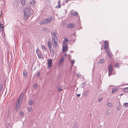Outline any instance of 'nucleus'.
<instances>
[{
	"instance_id": "obj_1",
	"label": "nucleus",
	"mask_w": 128,
	"mask_h": 128,
	"mask_svg": "<svg viewBox=\"0 0 128 128\" xmlns=\"http://www.w3.org/2000/svg\"><path fill=\"white\" fill-rule=\"evenodd\" d=\"M30 8H25L24 10V18L26 20L28 19L29 17L30 14Z\"/></svg>"
},
{
	"instance_id": "obj_2",
	"label": "nucleus",
	"mask_w": 128,
	"mask_h": 128,
	"mask_svg": "<svg viewBox=\"0 0 128 128\" xmlns=\"http://www.w3.org/2000/svg\"><path fill=\"white\" fill-rule=\"evenodd\" d=\"M53 17L51 16L48 18L41 21L40 22V24L42 25L48 24L53 19Z\"/></svg>"
},
{
	"instance_id": "obj_3",
	"label": "nucleus",
	"mask_w": 128,
	"mask_h": 128,
	"mask_svg": "<svg viewBox=\"0 0 128 128\" xmlns=\"http://www.w3.org/2000/svg\"><path fill=\"white\" fill-rule=\"evenodd\" d=\"M24 94L23 93H22L21 94V95L18 98V100L16 104V105L20 106V105L21 103H20V100H22Z\"/></svg>"
},
{
	"instance_id": "obj_4",
	"label": "nucleus",
	"mask_w": 128,
	"mask_h": 128,
	"mask_svg": "<svg viewBox=\"0 0 128 128\" xmlns=\"http://www.w3.org/2000/svg\"><path fill=\"white\" fill-rule=\"evenodd\" d=\"M108 75L109 76H110L112 74V71L113 70V68L111 64L109 65L108 67Z\"/></svg>"
},
{
	"instance_id": "obj_5",
	"label": "nucleus",
	"mask_w": 128,
	"mask_h": 128,
	"mask_svg": "<svg viewBox=\"0 0 128 128\" xmlns=\"http://www.w3.org/2000/svg\"><path fill=\"white\" fill-rule=\"evenodd\" d=\"M62 45V52H65L68 50L67 45L64 44H63Z\"/></svg>"
},
{
	"instance_id": "obj_6",
	"label": "nucleus",
	"mask_w": 128,
	"mask_h": 128,
	"mask_svg": "<svg viewBox=\"0 0 128 128\" xmlns=\"http://www.w3.org/2000/svg\"><path fill=\"white\" fill-rule=\"evenodd\" d=\"M48 66L49 68L51 67L53 65L52 63V60L50 59H48Z\"/></svg>"
},
{
	"instance_id": "obj_7",
	"label": "nucleus",
	"mask_w": 128,
	"mask_h": 128,
	"mask_svg": "<svg viewBox=\"0 0 128 128\" xmlns=\"http://www.w3.org/2000/svg\"><path fill=\"white\" fill-rule=\"evenodd\" d=\"M104 43V49H108V47L109 44L107 42V40H105Z\"/></svg>"
},
{
	"instance_id": "obj_8",
	"label": "nucleus",
	"mask_w": 128,
	"mask_h": 128,
	"mask_svg": "<svg viewBox=\"0 0 128 128\" xmlns=\"http://www.w3.org/2000/svg\"><path fill=\"white\" fill-rule=\"evenodd\" d=\"M52 34L54 35V36L52 38V40H58L57 36H56L55 32L53 31L52 33Z\"/></svg>"
},
{
	"instance_id": "obj_9",
	"label": "nucleus",
	"mask_w": 128,
	"mask_h": 128,
	"mask_svg": "<svg viewBox=\"0 0 128 128\" xmlns=\"http://www.w3.org/2000/svg\"><path fill=\"white\" fill-rule=\"evenodd\" d=\"M47 44L49 50L51 51L52 50V49H51L52 48V43L50 41H48V42Z\"/></svg>"
},
{
	"instance_id": "obj_10",
	"label": "nucleus",
	"mask_w": 128,
	"mask_h": 128,
	"mask_svg": "<svg viewBox=\"0 0 128 128\" xmlns=\"http://www.w3.org/2000/svg\"><path fill=\"white\" fill-rule=\"evenodd\" d=\"M64 56H62V58L60 59L59 62L58 63V64L59 65H60L62 64L64 62Z\"/></svg>"
},
{
	"instance_id": "obj_11",
	"label": "nucleus",
	"mask_w": 128,
	"mask_h": 128,
	"mask_svg": "<svg viewBox=\"0 0 128 128\" xmlns=\"http://www.w3.org/2000/svg\"><path fill=\"white\" fill-rule=\"evenodd\" d=\"M75 26V24H74L73 23H70L69 24H68V26L69 28H72L74 27Z\"/></svg>"
},
{
	"instance_id": "obj_12",
	"label": "nucleus",
	"mask_w": 128,
	"mask_h": 128,
	"mask_svg": "<svg viewBox=\"0 0 128 128\" xmlns=\"http://www.w3.org/2000/svg\"><path fill=\"white\" fill-rule=\"evenodd\" d=\"M71 14L72 15L76 16L78 14V16H79L78 13L76 12H75L74 11L72 10L71 12Z\"/></svg>"
},
{
	"instance_id": "obj_13",
	"label": "nucleus",
	"mask_w": 128,
	"mask_h": 128,
	"mask_svg": "<svg viewBox=\"0 0 128 128\" xmlns=\"http://www.w3.org/2000/svg\"><path fill=\"white\" fill-rule=\"evenodd\" d=\"M58 40H54V43H53V45L56 48L57 47V42Z\"/></svg>"
},
{
	"instance_id": "obj_14",
	"label": "nucleus",
	"mask_w": 128,
	"mask_h": 128,
	"mask_svg": "<svg viewBox=\"0 0 128 128\" xmlns=\"http://www.w3.org/2000/svg\"><path fill=\"white\" fill-rule=\"evenodd\" d=\"M23 74L25 78H26L27 76V73L26 70H24L23 72Z\"/></svg>"
},
{
	"instance_id": "obj_15",
	"label": "nucleus",
	"mask_w": 128,
	"mask_h": 128,
	"mask_svg": "<svg viewBox=\"0 0 128 128\" xmlns=\"http://www.w3.org/2000/svg\"><path fill=\"white\" fill-rule=\"evenodd\" d=\"M107 53L108 56H109V58H110L112 56L111 53L109 50H108L107 52Z\"/></svg>"
},
{
	"instance_id": "obj_16",
	"label": "nucleus",
	"mask_w": 128,
	"mask_h": 128,
	"mask_svg": "<svg viewBox=\"0 0 128 128\" xmlns=\"http://www.w3.org/2000/svg\"><path fill=\"white\" fill-rule=\"evenodd\" d=\"M89 90H86V91L84 92V96L85 97L88 94L89 92Z\"/></svg>"
},
{
	"instance_id": "obj_17",
	"label": "nucleus",
	"mask_w": 128,
	"mask_h": 128,
	"mask_svg": "<svg viewBox=\"0 0 128 128\" xmlns=\"http://www.w3.org/2000/svg\"><path fill=\"white\" fill-rule=\"evenodd\" d=\"M22 4L23 5H25L26 4V0H20Z\"/></svg>"
},
{
	"instance_id": "obj_18",
	"label": "nucleus",
	"mask_w": 128,
	"mask_h": 128,
	"mask_svg": "<svg viewBox=\"0 0 128 128\" xmlns=\"http://www.w3.org/2000/svg\"><path fill=\"white\" fill-rule=\"evenodd\" d=\"M60 0H59L58 1V6H56V8H57V7H58V8H60V6H60Z\"/></svg>"
},
{
	"instance_id": "obj_19",
	"label": "nucleus",
	"mask_w": 128,
	"mask_h": 128,
	"mask_svg": "<svg viewBox=\"0 0 128 128\" xmlns=\"http://www.w3.org/2000/svg\"><path fill=\"white\" fill-rule=\"evenodd\" d=\"M28 104L30 105H32L33 104V101L32 100L30 99L28 100Z\"/></svg>"
},
{
	"instance_id": "obj_20",
	"label": "nucleus",
	"mask_w": 128,
	"mask_h": 128,
	"mask_svg": "<svg viewBox=\"0 0 128 128\" xmlns=\"http://www.w3.org/2000/svg\"><path fill=\"white\" fill-rule=\"evenodd\" d=\"M36 52L38 56L39 55V54H41V52H40L39 50H37Z\"/></svg>"
},
{
	"instance_id": "obj_21",
	"label": "nucleus",
	"mask_w": 128,
	"mask_h": 128,
	"mask_svg": "<svg viewBox=\"0 0 128 128\" xmlns=\"http://www.w3.org/2000/svg\"><path fill=\"white\" fill-rule=\"evenodd\" d=\"M104 61V60L103 59H100V60H99L98 62V63L102 64L103 63Z\"/></svg>"
},
{
	"instance_id": "obj_22",
	"label": "nucleus",
	"mask_w": 128,
	"mask_h": 128,
	"mask_svg": "<svg viewBox=\"0 0 128 128\" xmlns=\"http://www.w3.org/2000/svg\"><path fill=\"white\" fill-rule=\"evenodd\" d=\"M38 58H43V56L42 54V53H41V54H39V55L38 56Z\"/></svg>"
},
{
	"instance_id": "obj_23",
	"label": "nucleus",
	"mask_w": 128,
	"mask_h": 128,
	"mask_svg": "<svg viewBox=\"0 0 128 128\" xmlns=\"http://www.w3.org/2000/svg\"><path fill=\"white\" fill-rule=\"evenodd\" d=\"M107 106H108L109 107H112V104L110 103H108L107 104Z\"/></svg>"
},
{
	"instance_id": "obj_24",
	"label": "nucleus",
	"mask_w": 128,
	"mask_h": 128,
	"mask_svg": "<svg viewBox=\"0 0 128 128\" xmlns=\"http://www.w3.org/2000/svg\"><path fill=\"white\" fill-rule=\"evenodd\" d=\"M117 89L116 88H112V93H114L117 90Z\"/></svg>"
},
{
	"instance_id": "obj_25",
	"label": "nucleus",
	"mask_w": 128,
	"mask_h": 128,
	"mask_svg": "<svg viewBox=\"0 0 128 128\" xmlns=\"http://www.w3.org/2000/svg\"><path fill=\"white\" fill-rule=\"evenodd\" d=\"M20 114L21 116H24V113L22 111L20 112Z\"/></svg>"
},
{
	"instance_id": "obj_26",
	"label": "nucleus",
	"mask_w": 128,
	"mask_h": 128,
	"mask_svg": "<svg viewBox=\"0 0 128 128\" xmlns=\"http://www.w3.org/2000/svg\"><path fill=\"white\" fill-rule=\"evenodd\" d=\"M124 90L126 92H128V87L126 88L123 89V90Z\"/></svg>"
},
{
	"instance_id": "obj_27",
	"label": "nucleus",
	"mask_w": 128,
	"mask_h": 128,
	"mask_svg": "<svg viewBox=\"0 0 128 128\" xmlns=\"http://www.w3.org/2000/svg\"><path fill=\"white\" fill-rule=\"evenodd\" d=\"M34 1L33 0H32L30 2V5L31 6H32L34 4Z\"/></svg>"
},
{
	"instance_id": "obj_28",
	"label": "nucleus",
	"mask_w": 128,
	"mask_h": 128,
	"mask_svg": "<svg viewBox=\"0 0 128 128\" xmlns=\"http://www.w3.org/2000/svg\"><path fill=\"white\" fill-rule=\"evenodd\" d=\"M4 26L2 24H0V29H2L4 28Z\"/></svg>"
},
{
	"instance_id": "obj_29",
	"label": "nucleus",
	"mask_w": 128,
	"mask_h": 128,
	"mask_svg": "<svg viewBox=\"0 0 128 128\" xmlns=\"http://www.w3.org/2000/svg\"><path fill=\"white\" fill-rule=\"evenodd\" d=\"M17 106V105H16V111H18V108H19V106Z\"/></svg>"
},
{
	"instance_id": "obj_30",
	"label": "nucleus",
	"mask_w": 128,
	"mask_h": 128,
	"mask_svg": "<svg viewBox=\"0 0 128 128\" xmlns=\"http://www.w3.org/2000/svg\"><path fill=\"white\" fill-rule=\"evenodd\" d=\"M68 40H63V44H66L68 43Z\"/></svg>"
},
{
	"instance_id": "obj_31",
	"label": "nucleus",
	"mask_w": 128,
	"mask_h": 128,
	"mask_svg": "<svg viewBox=\"0 0 128 128\" xmlns=\"http://www.w3.org/2000/svg\"><path fill=\"white\" fill-rule=\"evenodd\" d=\"M3 86V85L1 84L0 85V92L1 90L2 89V88Z\"/></svg>"
},
{
	"instance_id": "obj_32",
	"label": "nucleus",
	"mask_w": 128,
	"mask_h": 128,
	"mask_svg": "<svg viewBox=\"0 0 128 128\" xmlns=\"http://www.w3.org/2000/svg\"><path fill=\"white\" fill-rule=\"evenodd\" d=\"M72 128H78V126L74 124L72 127Z\"/></svg>"
},
{
	"instance_id": "obj_33",
	"label": "nucleus",
	"mask_w": 128,
	"mask_h": 128,
	"mask_svg": "<svg viewBox=\"0 0 128 128\" xmlns=\"http://www.w3.org/2000/svg\"><path fill=\"white\" fill-rule=\"evenodd\" d=\"M58 90H59V92H60L62 91L63 90L61 88H58Z\"/></svg>"
},
{
	"instance_id": "obj_34",
	"label": "nucleus",
	"mask_w": 128,
	"mask_h": 128,
	"mask_svg": "<svg viewBox=\"0 0 128 128\" xmlns=\"http://www.w3.org/2000/svg\"><path fill=\"white\" fill-rule=\"evenodd\" d=\"M124 105L125 106L128 107V103H125L124 104Z\"/></svg>"
},
{
	"instance_id": "obj_35",
	"label": "nucleus",
	"mask_w": 128,
	"mask_h": 128,
	"mask_svg": "<svg viewBox=\"0 0 128 128\" xmlns=\"http://www.w3.org/2000/svg\"><path fill=\"white\" fill-rule=\"evenodd\" d=\"M43 50L44 49H46V47L44 46H43L42 45V46H41Z\"/></svg>"
},
{
	"instance_id": "obj_36",
	"label": "nucleus",
	"mask_w": 128,
	"mask_h": 128,
	"mask_svg": "<svg viewBox=\"0 0 128 128\" xmlns=\"http://www.w3.org/2000/svg\"><path fill=\"white\" fill-rule=\"evenodd\" d=\"M121 108V107L120 105H119L117 107V110H120V109Z\"/></svg>"
},
{
	"instance_id": "obj_37",
	"label": "nucleus",
	"mask_w": 128,
	"mask_h": 128,
	"mask_svg": "<svg viewBox=\"0 0 128 128\" xmlns=\"http://www.w3.org/2000/svg\"><path fill=\"white\" fill-rule=\"evenodd\" d=\"M32 110V108H31L30 107L28 108V111H30Z\"/></svg>"
},
{
	"instance_id": "obj_38",
	"label": "nucleus",
	"mask_w": 128,
	"mask_h": 128,
	"mask_svg": "<svg viewBox=\"0 0 128 128\" xmlns=\"http://www.w3.org/2000/svg\"><path fill=\"white\" fill-rule=\"evenodd\" d=\"M71 64H72H72H74L75 62V61L74 60H71Z\"/></svg>"
},
{
	"instance_id": "obj_39",
	"label": "nucleus",
	"mask_w": 128,
	"mask_h": 128,
	"mask_svg": "<svg viewBox=\"0 0 128 128\" xmlns=\"http://www.w3.org/2000/svg\"><path fill=\"white\" fill-rule=\"evenodd\" d=\"M37 87L36 85L35 84L33 86V88H36Z\"/></svg>"
},
{
	"instance_id": "obj_40",
	"label": "nucleus",
	"mask_w": 128,
	"mask_h": 128,
	"mask_svg": "<svg viewBox=\"0 0 128 128\" xmlns=\"http://www.w3.org/2000/svg\"><path fill=\"white\" fill-rule=\"evenodd\" d=\"M118 66L119 64H115L114 66L115 67H117Z\"/></svg>"
},
{
	"instance_id": "obj_41",
	"label": "nucleus",
	"mask_w": 128,
	"mask_h": 128,
	"mask_svg": "<svg viewBox=\"0 0 128 128\" xmlns=\"http://www.w3.org/2000/svg\"><path fill=\"white\" fill-rule=\"evenodd\" d=\"M102 99V97L100 98L98 100V101L100 102L101 101Z\"/></svg>"
},
{
	"instance_id": "obj_42",
	"label": "nucleus",
	"mask_w": 128,
	"mask_h": 128,
	"mask_svg": "<svg viewBox=\"0 0 128 128\" xmlns=\"http://www.w3.org/2000/svg\"><path fill=\"white\" fill-rule=\"evenodd\" d=\"M36 76L37 77H39L40 76V73L39 72L36 75Z\"/></svg>"
},
{
	"instance_id": "obj_43",
	"label": "nucleus",
	"mask_w": 128,
	"mask_h": 128,
	"mask_svg": "<svg viewBox=\"0 0 128 128\" xmlns=\"http://www.w3.org/2000/svg\"><path fill=\"white\" fill-rule=\"evenodd\" d=\"M80 94H77V97H78L80 96Z\"/></svg>"
},
{
	"instance_id": "obj_44",
	"label": "nucleus",
	"mask_w": 128,
	"mask_h": 128,
	"mask_svg": "<svg viewBox=\"0 0 128 128\" xmlns=\"http://www.w3.org/2000/svg\"><path fill=\"white\" fill-rule=\"evenodd\" d=\"M64 40H68L67 38H64Z\"/></svg>"
},
{
	"instance_id": "obj_45",
	"label": "nucleus",
	"mask_w": 128,
	"mask_h": 128,
	"mask_svg": "<svg viewBox=\"0 0 128 128\" xmlns=\"http://www.w3.org/2000/svg\"><path fill=\"white\" fill-rule=\"evenodd\" d=\"M52 50V54H53V55L54 54V51L53 50Z\"/></svg>"
},
{
	"instance_id": "obj_46",
	"label": "nucleus",
	"mask_w": 128,
	"mask_h": 128,
	"mask_svg": "<svg viewBox=\"0 0 128 128\" xmlns=\"http://www.w3.org/2000/svg\"><path fill=\"white\" fill-rule=\"evenodd\" d=\"M66 55H67V54H65L64 55V56H66Z\"/></svg>"
},
{
	"instance_id": "obj_47",
	"label": "nucleus",
	"mask_w": 128,
	"mask_h": 128,
	"mask_svg": "<svg viewBox=\"0 0 128 128\" xmlns=\"http://www.w3.org/2000/svg\"><path fill=\"white\" fill-rule=\"evenodd\" d=\"M123 95V94H121L120 95V96H122V95Z\"/></svg>"
},
{
	"instance_id": "obj_48",
	"label": "nucleus",
	"mask_w": 128,
	"mask_h": 128,
	"mask_svg": "<svg viewBox=\"0 0 128 128\" xmlns=\"http://www.w3.org/2000/svg\"><path fill=\"white\" fill-rule=\"evenodd\" d=\"M68 2V0H66V3H67Z\"/></svg>"
},
{
	"instance_id": "obj_49",
	"label": "nucleus",
	"mask_w": 128,
	"mask_h": 128,
	"mask_svg": "<svg viewBox=\"0 0 128 128\" xmlns=\"http://www.w3.org/2000/svg\"><path fill=\"white\" fill-rule=\"evenodd\" d=\"M108 110H107V112H108Z\"/></svg>"
},
{
	"instance_id": "obj_50",
	"label": "nucleus",
	"mask_w": 128,
	"mask_h": 128,
	"mask_svg": "<svg viewBox=\"0 0 128 128\" xmlns=\"http://www.w3.org/2000/svg\"><path fill=\"white\" fill-rule=\"evenodd\" d=\"M108 115L109 114L108 113Z\"/></svg>"
}]
</instances>
